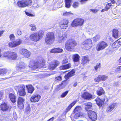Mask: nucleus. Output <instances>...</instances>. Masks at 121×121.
I'll use <instances>...</instances> for the list:
<instances>
[{"label": "nucleus", "instance_id": "nucleus-1", "mask_svg": "<svg viewBox=\"0 0 121 121\" xmlns=\"http://www.w3.org/2000/svg\"><path fill=\"white\" fill-rule=\"evenodd\" d=\"M43 31L41 30L31 35L30 36V38L32 41L36 42L43 38Z\"/></svg>", "mask_w": 121, "mask_h": 121}, {"label": "nucleus", "instance_id": "nucleus-2", "mask_svg": "<svg viewBox=\"0 0 121 121\" xmlns=\"http://www.w3.org/2000/svg\"><path fill=\"white\" fill-rule=\"evenodd\" d=\"M77 44L75 41L72 39H69L65 43V48L68 51H71L73 48Z\"/></svg>", "mask_w": 121, "mask_h": 121}, {"label": "nucleus", "instance_id": "nucleus-3", "mask_svg": "<svg viewBox=\"0 0 121 121\" xmlns=\"http://www.w3.org/2000/svg\"><path fill=\"white\" fill-rule=\"evenodd\" d=\"M47 37L45 39V42L47 44H50L53 43L54 39V34L53 32L48 33L46 34Z\"/></svg>", "mask_w": 121, "mask_h": 121}, {"label": "nucleus", "instance_id": "nucleus-4", "mask_svg": "<svg viewBox=\"0 0 121 121\" xmlns=\"http://www.w3.org/2000/svg\"><path fill=\"white\" fill-rule=\"evenodd\" d=\"M32 3L31 0H22L18 1L17 4L20 7H24L31 6Z\"/></svg>", "mask_w": 121, "mask_h": 121}, {"label": "nucleus", "instance_id": "nucleus-5", "mask_svg": "<svg viewBox=\"0 0 121 121\" xmlns=\"http://www.w3.org/2000/svg\"><path fill=\"white\" fill-rule=\"evenodd\" d=\"M84 20L81 18H78L75 19L72 22L71 25L73 27L81 26L84 23Z\"/></svg>", "mask_w": 121, "mask_h": 121}, {"label": "nucleus", "instance_id": "nucleus-6", "mask_svg": "<svg viewBox=\"0 0 121 121\" xmlns=\"http://www.w3.org/2000/svg\"><path fill=\"white\" fill-rule=\"evenodd\" d=\"M108 46V44L104 41L99 42L97 44L96 49L98 51H99L104 49Z\"/></svg>", "mask_w": 121, "mask_h": 121}, {"label": "nucleus", "instance_id": "nucleus-7", "mask_svg": "<svg viewBox=\"0 0 121 121\" xmlns=\"http://www.w3.org/2000/svg\"><path fill=\"white\" fill-rule=\"evenodd\" d=\"M83 46L85 48L87 49L91 48L92 45V40L90 39L86 40L82 43Z\"/></svg>", "mask_w": 121, "mask_h": 121}, {"label": "nucleus", "instance_id": "nucleus-8", "mask_svg": "<svg viewBox=\"0 0 121 121\" xmlns=\"http://www.w3.org/2000/svg\"><path fill=\"white\" fill-rule=\"evenodd\" d=\"M67 37L66 34L65 33L58 34V36L56 39L57 41L59 43L64 41Z\"/></svg>", "mask_w": 121, "mask_h": 121}, {"label": "nucleus", "instance_id": "nucleus-9", "mask_svg": "<svg viewBox=\"0 0 121 121\" xmlns=\"http://www.w3.org/2000/svg\"><path fill=\"white\" fill-rule=\"evenodd\" d=\"M40 64L38 62L34 61L33 60L30 61L29 67L33 69H35L40 66Z\"/></svg>", "mask_w": 121, "mask_h": 121}, {"label": "nucleus", "instance_id": "nucleus-10", "mask_svg": "<svg viewBox=\"0 0 121 121\" xmlns=\"http://www.w3.org/2000/svg\"><path fill=\"white\" fill-rule=\"evenodd\" d=\"M26 66V65L23 62H20L18 66L16 68V72H15L14 73H17L20 72L22 71V69H24Z\"/></svg>", "mask_w": 121, "mask_h": 121}, {"label": "nucleus", "instance_id": "nucleus-11", "mask_svg": "<svg viewBox=\"0 0 121 121\" xmlns=\"http://www.w3.org/2000/svg\"><path fill=\"white\" fill-rule=\"evenodd\" d=\"M59 62L56 60H55L51 63L49 65V69L51 70L54 69L59 65Z\"/></svg>", "mask_w": 121, "mask_h": 121}, {"label": "nucleus", "instance_id": "nucleus-12", "mask_svg": "<svg viewBox=\"0 0 121 121\" xmlns=\"http://www.w3.org/2000/svg\"><path fill=\"white\" fill-rule=\"evenodd\" d=\"M88 116L93 121L96 120L97 119V115L95 112L90 110L88 112Z\"/></svg>", "mask_w": 121, "mask_h": 121}, {"label": "nucleus", "instance_id": "nucleus-13", "mask_svg": "<svg viewBox=\"0 0 121 121\" xmlns=\"http://www.w3.org/2000/svg\"><path fill=\"white\" fill-rule=\"evenodd\" d=\"M108 78V76L104 75H99L97 77L95 78L94 81L95 82H99L101 81H105Z\"/></svg>", "mask_w": 121, "mask_h": 121}, {"label": "nucleus", "instance_id": "nucleus-14", "mask_svg": "<svg viewBox=\"0 0 121 121\" xmlns=\"http://www.w3.org/2000/svg\"><path fill=\"white\" fill-rule=\"evenodd\" d=\"M68 23V21L66 19H64L59 23V26L62 29H66L68 27L67 24Z\"/></svg>", "mask_w": 121, "mask_h": 121}, {"label": "nucleus", "instance_id": "nucleus-15", "mask_svg": "<svg viewBox=\"0 0 121 121\" xmlns=\"http://www.w3.org/2000/svg\"><path fill=\"white\" fill-rule=\"evenodd\" d=\"M17 104L18 107L20 109H22L24 107V99L20 97H19L18 99Z\"/></svg>", "mask_w": 121, "mask_h": 121}, {"label": "nucleus", "instance_id": "nucleus-16", "mask_svg": "<svg viewBox=\"0 0 121 121\" xmlns=\"http://www.w3.org/2000/svg\"><path fill=\"white\" fill-rule=\"evenodd\" d=\"M18 90L19 94L21 96H24L26 95L25 87L22 86H18Z\"/></svg>", "mask_w": 121, "mask_h": 121}, {"label": "nucleus", "instance_id": "nucleus-17", "mask_svg": "<svg viewBox=\"0 0 121 121\" xmlns=\"http://www.w3.org/2000/svg\"><path fill=\"white\" fill-rule=\"evenodd\" d=\"M41 98L40 95L39 94H36L32 95L30 99V101L32 102L35 103L38 102Z\"/></svg>", "mask_w": 121, "mask_h": 121}, {"label": "nucleus", "instance_id": "nucleus-18", "mask_svg": "<svg viewBox=\"0 0 121 121\" xmlns=\"http://www.w3.org/2000/svg\"><path fill=\"white\" fill-rule=\"evenodd\" d=\"M22 42L21 40L18 39L16 41L10 42L9 43V46L10 47H14L20 45Z\"/></svg>", "mask_w": 121, "mask_h": 121}, {"label": "nucleus", "instance_id": "nucleus-19", "mask_svg": "<svg viewBox=\"0 0 121 121\" xmlns=\"http://www.w3.org/2000/svg\"><path fill=\"white\" fill-rule=\"evenodd\" d=\"M82 97L84 99L86 100L91 99L94 98L91 94L87 92H85L82 95Z\"/></svg>", "mask_w": 121, "mask_h": 121}, {"label": "nucleus", "instance_id": "nucleus-20", "mask_svg": "<svg viewBox=\"0 0 121 121\" xmlns=\"http://www.w3.org/2000/svg\"><path fill=\"white\" fill-rule=\"evenodd\" d=\"M21 51L22 52V55L25 57H30L31 55L30 52L26 49H21Z\"/></svg>", "mask_w": 121, "mask_h": 121}, {"label": "nucleus", "instance_id": "nucleus-21", "mask_svg": "<svg viewBox=\"0 0 121 121\" xmlns=\"http://www.w3.org/2000/svg\"><path fill=\"white\" fill-rule=\"evenodd\" d=\"M89 61L88 58L86 56H82L81 61V63L82 65H86L88 64Z\"/></svg>", "mask_w": 121, "mask_h": 121}, {"label": "nucleus", "instance_id": "nucleus-22", "mask_svg": "<svg viewBox=\"0 0 121 121\" xmlns=\"http://www.w3.org/2000/svg\"><path fill=\"white\" fill-rule=\"evenodd\" d=\"M17 57V55L15 53L9 52H8V58L12 60L15 59Z\"/></svg>", "mask_w": 121, "mask_h": 121}, {"label": "nucleus", "instance_id": "nucleus-23", "mask_svg": "<svg viewBox=\"0 0 121 121\" xmlns=\"http://www.w3.org/2000/svg\"><path fill=\"white\" fill-rule=\"evenodd\" d=\"M67 84V83L65 81L63 82L61 84L57 85L56 89L57 90L59 91L64 88Z\"/></svg>", "mask_w": 121, "mask_h": 121}, {"label": "nucleus", "instance_id": "nucleus-24", "mask_svg": "<svg viewBox=\"0 0 121 121\" xmlns=\"http://www.w3.org/2000/svg\"><path fill=\"white\" fill-rule=\"evenodd\" d=\"M9 97L10 101L13 103H14L16 102V96L13 94L10 93L9 94Z\"/></svg>", "mask_w": 121, "mask_h": 121}, {"label": "nucleus", "instance_id": "nucleus-25", "mask_svg": "<svg viewBox=\"0 0 121 121\" xmlns=\"http://www.w3.org/2000/svg\"><path fill=\"white\" fill-rule=\"evenodd\" d=\"M95 101L96 102L97 104L99 107H101L104 104V100H102L99 98H97L95 100Z\"/></svg>", "mask_w": 121, "mask_h": 121}, {"label": "nucleus", "instance_id": "nucleus-26", "mask_svg": "<svg viewBox=\"0 0 121 121\" xmlns=\"http://www.w3.org/2000/svg\"><path fill=\"white\" fill-rule=\"evenodd\" d=\"M84 105L85 106V108L86 110H88L91 109L92 106V104L91 102H88L84 103Z\"/></svg>", "mask_w": 121, "mask_h": 121}, {"label": "nucleus", "instance_id": "nucleus-27", "mask_svg": "<svg viewBox=\"0 0 121 121\" xmlns=\"http://www.w3.org/2000/svg\"><path fill=\"white\" fill-rule=\"evenodd\" d=\"M121 44V42L118 39L112 44V46L113 48H116L119 47Z\"/></svg>", "mask_w": 121, "mask_h": 121}, {"label": "nucleus", "instance_id": "nucleus-28", "mask_svg": "<svg viewBox=\"0 0 121 121\" xmlns=\"http://www.w3.org/2000/svg\"><path fill=\"white\" fill-rule=\"evenodd\" d=\"M117 105V103H116L111 105L108 108L107 110V112H109L112 111Z\"/></svg>", "mask_w": 121, "mask_h": 121}, {"label": "nucleus", "instance_id": "nucleus-29", "mask_svg": "<svg viewBox=\"0 0 121 121\" xmlns=\"http://www.w3.org/2000/svg\"><path fill=\"white\" fill-rule=\"evenodd\" d=\"M74 73V70H72L67 75L65 76V78L66 79H68L69 77L73 76Z\"/></svg>", "mask_w": 121, "mask_h": 121}, {"label": "nucleus", "instance_id": "nucleus-30", "mask_svg": "<svg viewBox=\"0 0 121 121\" xmlns=\"http://www.w3.org/2000/svg\"><path fill=\"white\" fill-rule=\"evenodd\" d=\"M1 109L3 111H5L7 110L8 107L7 104L5 103H2L0 105Z\"/></svg>", "mask_w": 121, "mask_h": 121}, {"label": "nucleus", "instance_id": "nucleus-31", "mask_svg": "<svg viewBox=\"0 0 121 121\" xmlns=\"http://www.w3.org/2000/svg\"><path fill=\"white\" fill-rule=\"evenodd\" d=\"M104 91L102 87L99 88L97 91V94L99 96L102 95L104 94Z\"/></svg>", "mask_w": 121, "mask_h": 121}, {"label": "nucleus", "instance_id": "nucleus-32", "mask_svg": "<svg viewBox=\"0 0 121 121\" xmlns=\"http://www.w3.org/2000/svg\"><path fill=\"white\" fill-rule=\"evenodd\" d=\"M26 87L28 89V92L31 93H33L34 90V88L31 85L26 86Z\"/></svg>", "mask_w": 121, "mask_h": 121}, {"label": "nucleus", "instance_id": "nucleus-33", "mask_svg": "<svg viewBox=\"0 0 121 121\" xmlns=\"http://www.w3.org/2000/svg\"><path fill=\"white\" fill-rule=\"evenodd\" d=\"M80 56L78 54H74L73 56V60L76 62L79 61Z\"/></svg>", "mask_w": 121, "mask_h": 121}, {"label": "nucleus", "instance_id": "nucleus-34", "mask_svg": "<svg viewBox=\"0 0 121 121\" xmlns=\"http://www.w3.org/2000/svg\"><path fill=\"white\" fill-rule=\"evenodd\" d=\"M118 30H117L113 29V36L116 38H118Z\"/></svg>", "mask_w": 121, "mask_h": 121}, {"label": "nucleus", "instance_id": "nucleus-35", "mask_svg": "<svg viewBox=\"0 0 121 121\" xmlns=\"http://www.w3.org/2000/svg\"><path fill=\"white\" fill-rule=\"evenodd\" d=\"M77 101L75 100L70 104L66 108V112L69 111L71 108L76 104Z\"/></svg>", "mask_w": 121, "mask_h": 121}, {"label": "nucleus", "instance_id": "nucleus-36", "mask_svg": "<svg viewBox=\"0 0 121 121\" xmlns=\"http://www.w3.org/2000/svg\"><path fill=\"white\" fill-rule=\"evenodd\" d=\"M29 26L31 27L30 28V30L32 31H35L36 30V28L35 26V25L34 24H32L30 25Z\"/></svg>", "mask_w": 121, "mask_h": 121}, {"label": "nucleus", "instance_id": "nucleus-37", "mask_svg": "<svg viewBox=\"0 0 121 121\" xmlns=\"http://www.w3.org/2000/svg\"><path fill=\"white\" fill-rule=\"evenodd\" d=\"M65 0V7L67 8H69L70 6V0Z\"/></svg>", "mask_w": 121, "mask_h": 121}, {"label": "nucleus", "instance_id": "nucleus-38", "mask_svg": "<svg viewBox=\"0 0 121 121\" xmlns=\"http://www.w3.org/2000/svg\"><path fill=\"white\" fill-rule=\"evenodd\" d=\"M82 109L81 107L80 106H76L74 109L73 111L74 112L80 111Z\"/></svg>", "mask_w": 121, "mask_h": 121}, {"label": "nucleus", "instance_id": "nucleus-39", "mask_svg": "<svg viewBox=\"0 0 121 121\" xmlns=\"http://www.w3.org/2000/svg\"><path fill=\"white\" fill-rule=\"evenodd\" d=\"M100 36L99 35H97L93 38L94 40L96 41L99 39L100 38Z\"/></svg>", "mask_w": 121, "mask_h": 121}, {"label": "nucleus", "instance_id": "nucleus-40", "mask_svg": "<svg viewBox=\"0 0 121 121\" xmlns=\"http://www.w3.org/2000/svg\"><path fill=\"white\" fill-rule=\"evenodd\" d=\"M112 6L111 3H109L107 4L106 7H105L106 11H107Z\"/></svg>", "mask_w": 121, "mask_h": 121}, {"label": "nucleus", "instance_id": "nucleus-41", "mask_svg": "<svg viewBox=\"0 0 121 121\" xmlns=\"http://www.w3.org/2000/svg\"><path fill=\"white\" fill-rule=\"evenodd\" d=\"M9 38L10 40L13 41L15 39V37L13 34H12L9 35Z\"/></svg>", "mask_w": 121, "mask_h": 121}, {"label": "nucleus", "instance_id": "nucleus-42", "mask_svg": "<svg viewBox=\"0 0 121 121\" xmlns=\"http://www.w3.org/2000/svg\"><path fill=\"white\" fill-rule=\"evenodd\" d=\"M68 92V91H67L63 93L60 96L62 98H64L65 97Z\"/></svg>", "mask_w": 121, "mask_h": 121}, {"label": "nucleus", "instance_id": "nucleus-43", "mask_svg": "<svg viewBox=\"0 0 121 121\" xmlns=\"http://www.w3.org/2000/svg\"><path fill=\"white\" fill-rule=\"evenodd\" d=\"M31 111V108L29 106L27 107L26 109V112L27 113H29Z\"/></svg>", "mask_w": 121, "mask_h": 121}, {"label": "nucleus", "instance_id": "nucleus-44", "mask_svg": "<svg viewBox=\"0 0 121 121\" xmlns=\"http://www.w3.org/2000/svg\"><path fill=\"white\" fill-rule=\"evenodd\" d=\"M68 59L67 57H65L62 61V64H64L67 63L68 62Z\"/></svg>", "mask_w": 121, "mask_h": 121}, {"label": "nucleus", "instance_id": "nucleus-45", "mask_svg": "<svg viewBox=\"0 0 121 121\" xmlns=\"http://www.w3.org/2000/svg\"><path fill=\"white\" fill-rule=\"evenodd\" d=\"M79 5V3L78 2H74L73 5V6L74 8H77L78 7Z\"/></svg>", "mask_w": 121, "mask_h": 121}, {"label": "nucleus", "instance_id": "nucleus-46", "mask_svg": "<svg viewBox=\"0 0 121 121\" xmlns=\"http://www.w3.org/2000/svg\"><path fill=\"white\" fill-rule=\"evenodd\" d=\"M6 72V70L5 69H2L0 70V74H4Z\"/></svg>", "mask_w": 121, "mask_h": 121}, {"label": "nucleus", "instance_id": "nucleus-47", "mask_svg": "<svg viewBox=\"0 0 121 121\" xmlns=\"http://www.w3.org/2000/svg\"><path fill=\"white\" fill-rule=\"evenodd\" d=\"M59 68L60 70H65L68 69L65 65L60 66Z\"/></svg>", "mask_w": 121, "mask_h": 121}, {"label": "nucleus", "instance_id": "nucleus-48", "mask_svg": "<svg viewBox=\"0 0 121 121\" xmlns=\"http://www.w3.org/2000/svg\"><path fill=\"white\" fill-rule=\"evenodd\" d=\"M56 53L61 52L63 51V50L60 48H56Z\"/></svg>", "mask_w": 121, "mask_h": 121}, {"label": "nucleus", "instance_id": "nucleus-49", "mask_svg": "<svg viewBox=\"0 0 121 121\" xmlns=\"http://www.w3.org/2000/svg\"><path fill=\"white\" fill-rule=\"evenodd\" d=\"M56 81H60L61 80L62 78L60 76L56 77L55 78Z\"/></svg>", "mask_w": 121, "mask_h": 121}, {"label": "nucleus", "instance_id": "nucleus-50", "mask_svg": "<svg viewBox=\"0 0 121 121\" xmlns=\"http://www.w3.org/2000/svg\"><path fill=\"white\" fill-rule=\"evenodd\" d=\"M100 64H97L96 66L95 67V70L96 71L97 69L99 68L100 67Z\"/></svg>", "mask_w": 121, "mask_h": 121}, {"label": "nucleus", "instance_id": "nucleus-51", "mask_svg": "<svg viewBox=\"0 0 121 121\" xmlns=\"http://www.w3.org/2000/svg\"><path fill=\"white\" fill-rule=\"evenodd\" d=\"M117 71H118L119 73L121 72V66H118L116 70Z\"/></svg>", "mask_w": 121, "mask_h": 121}, {"label": "nucleus", "instance_id": "nucleus-52", "mask_svg": "<svg viewBox=\"0 0 121 121\" xmlns=\"http://www.w3.org/2000/svg\"><path fill=\"white\" fill-rule=\"evenodd\" d=\"M56 48H55L52 49L50 51V52L52 53H56Z\"/></svg>", "mask_w": 121, "mask_h": 121}, {"label": "nucleus", "instance_id": "nucleus-53", "mask_svg": "<svg viewBox=\"0 0 121 121\" xmlns=\"http://www.w3.org/2000/svg\"><path fill=\"white\" fill-rule=\"evenodd\" d=\"M79 117H80V113L79 112L76 113L74 115V117L76 118Z\"/></svg>", "mask_w": 121, "mask_h": 121}, {"label": "nucleus", "instance_id": "nucleus-54", "mask_svg": "<svg viewBox=\"0 0 121 121\" xmlns=\"http://www.w3.org/2000/svg\"><path fill=\"white\" fill-rule=\"evenodd\" d=\"M90 11L92 12L93 13H95L97 12L98 11V10L97 9H90Z\"/></svg>", "mask_w": 121, "mask_h": 121}, {"label": "nucleus", "instance_id": "nucleus-55", "mask_svg": "<svg viewBox=\"0 0 121 121\" xmlns=\"http://www.w3.org/2000/svg\"><path fill=\"white\" fill-rule=\"evenodd\" d=\"M71 14V13L68 12H66L63 13L64 15L65 16L69 15Z\"/></svg>", "mask_w": 121, "mask_h": 121}, {"label": "nucleus", "instance_id": "nucleus-56", "mask_svg": "<svg viewBox=\"0 0 121 121\" xmlns=\"http://www.w3.org/2000/svg\"><path fill=\"white\" fill-rule=\"evenodd\" d=\"M25 13H26V14L27 16H33V15L30 13H28V12H26V11L25 12Z\"/></svg>", "mask_w": 121, "mask_h": 121}, {"label": "nucleus", "instance_id": "nucleus-57", "mask_svg": "<svg viewBox=\"0 0 121 121\" xmlns=\"http://www.w3.org/2000/svg\"><path fill=\"white\" fill-rule=\"evenodd\" d=\"M17 34L18 35H19L22 34V32L21 30H18L17 31Z\"/></svg>", "mask_w": 121, "mask_h": 121}, {"label": "nucleus", "instance_id": "nucleus-58", "mask_svg": "<svg viewBox=\"0 0 121 121\" xmlns=\"http://www.w3.org/2000/svg\"><path fill=\"white\" fill-rule=\"evenodd\" d=\"M67 67L68 69L70 68L71 66V65L70 63L68 64L65 65Z\"/></svg>", "mask_w": 121, "mask_h": 121}, {"label": "nucleus", "instance_id": "nucleus-59", "mask_svg": "<svg viewBox=\"0 0 121 121\" xmlns=\"http://www.w3.org/2000/svg\"><path fill=\"white\" fill-rule=\"evenodd\" d=\"M4 30H0V37L4 33Z\"/></svg>", "mask_w": 121, "mask_h": 121}, {"label": "nucleus", "instance_id": "nucleus-60", "mask_svg": "<svg viewBox=\"0 0 121 121\" xmlns=\"http://www.w3.org/2000/svg\"><path fill=\"white\" fill-rule=\"evenodd\" d=\"M54 119V117H53L49 119L47 121H53Z\"/></svg>", "mask_w": 121, "mask_h": 121}, {"label": "nucleus", "instance_id": "nucleus-61", "mask_svg": "<svg viewBox=\"0 0 121 121\" xmlns=\"http://www.w3.org/2000/svg\"><path fill=\"white\" fill-rule=\"evenodd\" d=\"M3 93L2 92H0V100L2 98Z\"/></svg>", "mask_w": 121, "mask_h": 121}, {"label": "nucleus", "instance_id": "nucleus-62", "mask_svg": "<svg viewBox=\"0 0 121 121\" xmlns=\"http://www.w3.org/2000/svg\"><path fill=\"white\" fill-rule=\"evenodd\" d=\"M88 0H81V3L82 4H83L86 1Z\"/></svg>", "mask_w": 121, "mask_h": 121}, {"label": "nucleus", "instance_id": "nucleus-63", "mask_svg": "<svg viewBox=\"0 0 121 121\" xmlns=\"http://www.w3.org/2000/svg\"><path fill=\"white\" fill-rule=\"evenodd\" d=\"M4 57H7L8 56V53L7 52H5L4 53Z\"/></svg>", "mask_w": 121, "mask_h": 121}, {"label": "nucleus", "instance_id": "nucleus-64", "mask_svg": "<svg viewBox=\"0 0 121 121\" xmlns=\"http://www.w3.org/2000/svg\"><path fill=\"white\" fill-rule=\"evenodd\" d=\"M79 113H80V117H82L83 116V113H82L80 112Z\"/></svg>", "mask_w": 121, "mask_h": 121}]
</instances>
